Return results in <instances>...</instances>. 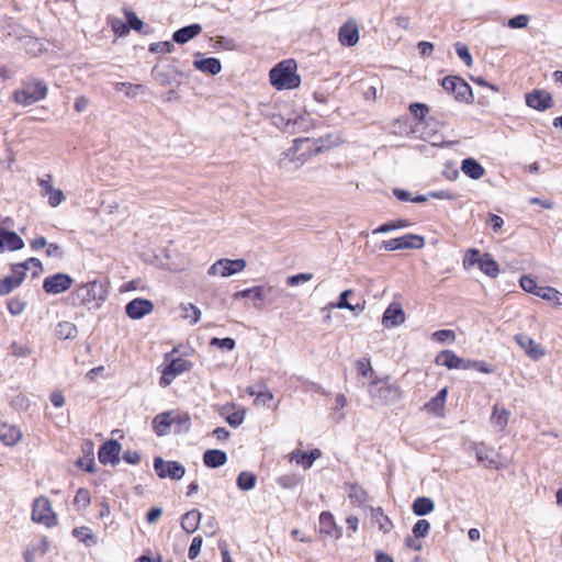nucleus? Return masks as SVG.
<instances>
[{"label":"nucleus","instance_id":"nucleus-1","mask_svg":"<svg viewBox=\"0 0 562 562\" xmlns=\"http://www.w3.org/2000/svg\"><path fill=\"white\" fill-rule=\"evenodd\" d=\"M109 289L104 281L92 280L78 284L70 293L69 300L74 306H82L91 310H99L106 301Z\"/></svg>","mask_w":562,"mask_h":562},{"label":"nucleus","instance_id":"nucleus-2","mask_svg":"<svg viewBox=\"0 0 562 562\" xmlns=\"http://www.w3.org/2000/svg\"><path fill=\"white\" fill-rule=\"evenodd\" d=\"M318 142L310 138H297L293 142L283 157L279 160V166L288 171L300 168L308 158L319 154L324 150V145H318Z\"/></svg>","mask_w":562,"mask_h":562},{"label":"nucleus","instance_id":"nucleus-3","mask_svg":"<svg viewBox=\"0 0 562 562\" xmlns=\"http://www.w3.org/2000/svg\"><path fill=\"white\" fill-rule=\"evenodd\" d=\"M271 85L278 90L294 89L301 83L294 60H284L270 70Z\"/></svg>","mask_w":562,"mask_h":562},{"label":"nucleus","instance_id":"nucleus-4","mask_svg":"<svg viewBox=\"0 0 562 562\" xmlns=\"http://www.w3.org/2000/svg\"><path fill=\"white\" fill-rule=\"evenodd\" d=\"M47 92L48 87L43 80L29 78L22 82L20 89L14 91L13 99L18 104L29 106L45 99Z\"/></svg>","mask_w":562,"mask_h":562},{"label":"nucleus","instance_id":"nucleus-5","mask_svg":"<svg viewBox=\"0 0 562 562\" xmlns=\"http://www.w3.org/2000/svg\"><path fill=\"white\" fill-rule=\"evenodd\" d=\"M368 392L373 400L385 405L395 403L402 397L400 386L392 383L389 378L373 380L369 384Z\"/></svg>","mask_w":562,"mask_h":562},{"label":"nucleus","instance_id":"nucleus-6","mask_svg":"<svg viewBox=\"0 0 562 562\" xmlns=\"http://www.w3.org/2000/svg\"><path fill=\"white\" fill-rule=\"evenodd\" d=\"M442 88L448 93L452 94L457 101L471 103L473 100L471 87L460 77H445Z\"/></svg>","mask_w":562,"mask_h":562},{"label":"nucleus","instance_id":"nucleus-7","mask_svg":"<svg viewBox=\"0 0 562 562\" xmlns=\"http://www.w3.org/2000/svg\"><path fill=\"white\" fill-rule=\"evenodd\" d=\"M32 519L46 527H53L57 524L56 515L52 509V504L48 498L42 496L34 501Z\"/></svg>","mask_w":562,"mask_h":562},{"label":"nucleus","instance_id":"nucleus-8","mask_svg":"<svg viewBox=\"0 0 562 562\" xmlns=\"http://www.w3.org/2000/svg\"><path fill=\"white\" fill-rule=\"evenodd\" d=\"M246 268L244 259H220L207 270L209 276H221L223 278L241 272Z\"/></svg>","mask_w":562,"mask_h":562},{"label":"nucleus","instance_id":"nucleus-9","mask_svg":"<svg viewBox=\"0 0 562 562\" xmlns=\"http://www.w3.org/2000/svg\"><path fill=\"white\" fill-rule=\"evenodd\" d=\"M154 469L160 479L180 480L186 474L184 467L178 461H165L161 457L154 459Z\"/></svg>","mask_w":562,"mask_h":562},{"label":"nucleus","instance_id":"nucleus-10","mask_svg":"<svg viewBox=\"0 0 562 562\" xmlns=\"http://www.w3.org/2000/svg\"><path fill=\"white\" fill-rule=\"evenodd\" d=\"M192 367V362L187 359H172L170 363L162 370L159 384L164 387L170 385L178 375L190 371Z\"/></svg>","mask_w":562,"mask_h":562},{"label":"nucleus","instance_id":"nucleus-11","mask_svg":"<svg viewBox=\"0 0 562 562\" xmlns=\"http://www.w3.org/2000/svg\"><path fill=\"white\" fill-rule=\"evenodd\" d=\"M424 245L425 240L423 236L406 234L404 236L383 241L382 247L385 250L394 251L400 249H420Z\"/></svg>","mask_w":562,"mask_h":562},{"label":"nucleus","instance_id":"nucleus-12","mask_svg":"<svg viewBox=\"0 0 562 562\" xmlns=\"http://www.w3.org/2000/svg\"><path fill=\"white\" fill-rule=\"evenodd\" d=\"M37 183L42 189L41 195L48 198L49 206L57 207L66 200L64 192L53 186L52 175L38 178Z\"/></svg>","mask_w":562,"mask_h":562},{"label":"nucleus","instance_id":"nucleus-13","mask_svg":"<svg viewBox=\"0 0 562 562\" xmlns=\"http://www.w3.org/2000/svg\"><path fill=\"white\" fill-rule=\"evenodd\" d=\"M74 279L66 273H55L45 278L43 289L48 294H60L71 288Z\"/></svg>","mask_w":562,"mask_h":562},{"label":"nucleus","instance_id":"nucleus-14","mask_svg":"<svg viewBox=\"0 0 562 562\" xmlns=\"http://www.w3.org/2000/svg\"><path fill=\"white\" fill-rule=\"evenodd\" d=\"M436 363L440 366H445L448 369H463L468 370L471 368L479 367L476 361H465L462 358L458 357L451 350H443L436 357Z\"/></svg>","mask_w":562,"mask_h":562},{"label":"nucleus","instance_id":"nucleus-15","mask_svg":"<svg viewBox=\"0 0 562 562\" xmlns=\"http://www.w3.org/2000/svg\"><path fill=\"white\" fill-rule=\"evenodd\" d=\"M514 339L531 360L538 361L546 356L544 348L531 337L518 334Z\"/></svg>","mask_w":562,"mask_h":562},{"label":"nucleus","instance_id":"nucleus-16","mask_svg":"<svg viewBox=\"0 0 562 562\" xmlns=\"http://www.w3.org/2000/svg\"><path fill=\"white\" fill-rule=\"evenodd\" d=\"M338 41L344 46H355L359 41V27L353 19H349L338 31Z\"/></svg>","mask_w":562,"mask_h":562},{"label":"nucleus","instance_id":"nucleus-17","mask_svg":"<svg viewBox=\"0 0 562 562\" xmlns=\"http://www.w3.org/2000/svg\"><path fill=\"white\" fill-rule=\"evenodd\" d=\"M405 322V313L398 302H392L382 316V325L385 328L396 327Z\"/></svg>","mask_w":562,"mask_h":562},{"label":"nucleus","instance_id":"nucleus-18","mask_svg":"<svg viewBox=\"0 0 562 562\" xmlns=\"http://www.w3.org/2000/svg\"><path fill=\"white\" fill-rule=\"evenodd\" d=\"M153 310L154 304L146 299H135L131 301L125 307L127 316L132 319H140L144 316L150 314Z\"/></svg>","mask_w":562,"mask_h":562},{"label":"nucleus","instance_id":"nucleus-19","mask_svg":"<svg viewBox=\"0 0 562 562\" xmlns=\"http://www.w3.org/2000/svg\"><path fill=\"white\" fill-rule=\"evenodd\" d=\"M526 103L528 106L538 111H546L553 106L551 94L543 90H536L528 93L526 95Z\"/></svg>","mask_w":562,"mask_h":562},{"label":"nucleus","instance_id":"nucleus-20","mask_svg":"<svg viewBox=\"0 0 562 562\" xmlns=\"http://www.w3.org/2000/svg\"><path fill=\"white\" fill-rule=\"evenodd\" d=\"M121 445L115 440L103 443L99 450L98 458L103 464H117L120 461Z\"/></svg>","mask_w":562,"mask_h":562},{"label":"nucleus","instance_id":"nucleus-21","mask_svg":"<svg viewBox=\"0 0 562 562\" xmlns=\"http://www.w3.org/2000/svg\"><path fill=\"white\" fill-rule=\"evenodd\" d=\"M203 55L201 53L195 54V59L193 61V66L195 69L210 74V75H217L222 70L221 61L215 57H209V58H202Z\"/></svg>","mask_w":562,"mask_h":562},{"label":"nucleus","instance_id":"nucleus-22","mask_svg":"<svg viewBox=\"0 0 562 562\" xmlns=\"http://www.w3.org/2000/svg\"><path fill=\"white\" fill-rule=\"evenodd\" d=\"M319 532L330 538H340L341 529L336 525L334 516L329 512L319 515Z\"/></svg>","mask_w":562,"mask_h":562},{"label":"nucleus","instance_id":"nucleus-23","mask_svg":"<svg viewBox=\"0 0 562 562\" xmlns=\"http://www.w3.org/2000/svg\"><path fill=\"white\" fill-rule=\"evenodd\" d=\"M321 456L322 451L319 449H314L311 452L294 450L290 453V461L295 462L306 470L310 469L314 461L321 458Z\"/></svg>","mask_w":562,"mask_h":562},{"label":"nucleus","instance_id":"nucleus-24","mask_svg":"<svg viewBox=\"0 0 562 562\" xmlns=\"http://www.w3.org/2000/svg\"><path fill=\"white\" fill-rule=\"evenodd\" d=\"M22 439L21 430L7 423H0V440L7 446H14Z\"/></svg>","mask_w":562,"mask_h":562},{"label":"nucleus","instance_id":"nucleus-25","mask_svg":"<svg viewBox=\"0 0 562 562\" xmlns=\"http://www.w3.org/2000/svg\"><path fill=\"white\" fill-rule=\"evenodd\" d=\"M0 235L3 244V250L14 251L24 247L23 239L15 232H10L0 227Z\"/></svg>","mask_w":562,"mask_h":562},{"label":"nucleus","instance_id":"nucleus-26","mask_svg":"<svg viewBox=\"0 0 562 562\" xmlns=\"http://www.w3.org/2000/svg\"><path fill=\"white\" fill-rule=\"evenodd\" d=\"M227 454L218 449L206 450L203 454V462L207 468H218L226 463Z\"/></svg>","mask_w":562,"mask_h":562},{"label":"nucleus","instance_id":"nucleus-27","mask_svg":"<svg viewBox=\"0 0 562 562\" xmlns=\"http://www.w3.org/2000/svg\"><path fill=\"white\" fill-rule=\"evenodd\" d=\"M202 32V26L200 24H191L189 26H184L176 31L172 35V40L176 43L184 44L189 42L191 38L195 37Z\"/></svg>","mask_w":562,"mask_h":562},{"label":"nucleus","instance_id":"nucleus-28","mask_svg":"<svg viewBox=\"0 0 562 562\" xmlns=\"http://www.w3.org/2000/svg\"><path fill=\"white\" fill-rule=\"evenodd\" d=\"M461 170L464 175L474 180L481 179L485 173L484 168L474 158L464 159L461 164Z\"/></svg>","mask_w":562,"mask_h":562},{"label":"nucleus","instance_id":"nucleus-29","mask_svg":"<svg viewBox=\"0 0 562 562\" xmlns=\"http://www.w3.org/2000/svg\"><path fill=\"white\" fill-rule=\"evenodd\" d=\"M202 514L198 509H192L186 513L181 518V527L188 532L192 533L198 530Z\"/></svg>","mask_w":562,"mask_h":562},{"label":"nucleus","instance_id":"nucleus-30","mask_svg":"<svg viewBox=\"0 0 562 562\" xmlns=\"http://www.w3.org/2000/svg\"><path fill=\"white\" fill-rule=\"evenodd\" d=\"M509 417H510V412L508 409H506L505 407H501L499 405L496 404L493 407V412H492L490 422H491L492 426H494L495 428H497L499 430H503L506 427Z\"/></svg>","mask_w":562,"mask_h":562},{"label":"nucleus","instance_id":"nucleus-31","mask_svg":"<svg viewBox=\"0 0 562 562\" xmlns=\"http://www.w3.org/2000/svg\"><path fill=\"white\" fill-rule=\"evenodd\" d=\"M172 420L173 419L171 418L170 412L157 415L153 420V427L155 432L158 436L167 435L171 426H173Z\"/></svg>","mask_w":562,"mask_h":562},{"label":"nucleus","instance_id":"nucleus-32","mask_svg":"<svg viewBox=\"0 0 562 562\" xmlns=\"http://www.w3.org/2000/svg\"><path fill=\"white\" fill-rule=\"evenodd\" d=\"M447 395L448 390L447 387H443L435 397L425 404V409L437 415L441 414L445 407Z\"/></svg>","mask_w":562,"mask_h":562},{"label":"nucleus","instance_id":"nucleus-33","mask_svg":"<svg viewBox=\"0 0 562 562\" xmlns=\"http://www.w3.org/2000/svg\"><path fill=\"white\" fill-rule=\"evenodd\" d=\"M413 513L417 516H425L434 512L435 503L429 497H417L412 505Z\"/></svg>","mask_w":562,"mask_h":562},{"label":"nucleus","instance_id":"nucleus-34","mask_svg":"<svg viewBox=\"0 0 562 562\" xmlns=\"http://www.w3.org/2000/svg\"><path fill=\"white\" fill-rule=\"evenodd\" d=\"M371 518L378 524L383 533H387L393 528L391 519L384 515L382 508H371Z\"/></svg>","mask_w":562,"mask_h":562},{"label":"nucleus","instance_id":"nucleus-35","mask_svg":"<svg viewBox=\"0 0 562 562\" xmlns=\"http://www.w3.org/2000/svg\"><path fill=\"white\" fill-rule=\"evenodd\" d=\"M170 415L173 426H176L175 431L182 432L188 431L191 426V418L188 413L170 411Z\"/></svg>","mask_w":562,"mask_h":562},{"label":"nucleus","instance_id":"nucleus-36","mask_svg":"<svg viewBox=\"0 0 562 562\" xmlns=\"http://www.w3.org/2000/svg\"><path fill=\"white\" fill-rule=\"evenodd\" d=\"M537 296L552 302L554 305H562V293L551 286H541L537 292Z\"/></svg>","mask_w":562,"mask_h":562},{"label":"nucleus","instance_id":"nucleus-37","mask_svg":"<svg viewBox=\"0 0 562 562\" xmlns=\"http://www.w3.org/2000/svg\"><path fill=\"white\" fill-rule=\"evenodd\" d=\"M480 270L491 278L497 277L499 269L497 262L490 254H484L481 259Z\"/></svg>","mask_w":562,"mask_h":562},{"label":"nucleus","instance_id":"nucleus-38","mask_svg":"<svg viewBox=\"0 0 562 562\" xmlns=\"http://www.w3.org/2000/svg\"><path fill=\"white\" fill-rule=\"evenodd\" d=\"M77 326L71 322H60L56 327V335L60 339H72L77 336Z\"/></svg>","mask_w":562,"mask_h":562},{"label":"nucleus","instance_id":"nucleus-39","mask_svg":"<svg viewBox=\"0 0 562 562\" xmlns=\"http://www.w3.org/2000/svg\"><path fill=\"white\" fill-rule=\"evenodd\" d=\"M236 483L240 491H250L256 486L257 476L252 472L243 471L238 474Z\"/></svg>","mask_w":562,"mask_h":562},{"label":"nucleus","instance_id":"nucleus-40","mask_svg":"<svg viewBox=\"0 0 562 562\" xmlns=\"http://www.w3.org/2000/svg\"><path fill=\"white\" fill-rule=\"evenodd\" d=\"M72 535L87 547L97 544V538L88 527H79L72 530Z\"/></svg>","mask_w":562,"mask_h":562},{"label":"nucleus","instance_id":"nucleus-41","mask_svg":"<svg viewBox=\"0 0 562 562\" xmlns=\"http://www.w3.org/2000/svg\"><path fill=\"white\" fill-rule=\"evenodd\" d=\"M115 90L124 92L125 95L128 98H135L139 92L145 91L142 85H134L131 82H117L115 85Z\"/></svg>","mask_w":562,"mask_h":562},{"label":"nucleus","instance_id":"nucleus-42","mask_svg":"<svg viewBox=\"0 0 562 562\" xmlns=\"http://www.w3.org/2000/svg\"><path fill=\"white\" fill-rule=\"evenodd\" d=\"M20 277L8 276L0 280V295H8L20 285Z\"/></svg>","mask_w":562,"mask_h":562},{"label":"nucleus","instance_id":"nucleus-43","mask_svg":"<svg viewBox=\"0 0 562 562\" xmlns=\"http://www.w3.org/2000/svg\"><path fill=\"white\" fill-rule=\"evenodd\" d=\"M233 297L235 300H239V299H243V297H250L252 300L262 301L263 300L262 288L261 286H254V288H250V289L238 291V292L234 293Z\"/></svg>","mask_w":562,"mask_h":562},{"label":"nucleus","instance_id":"nucleus-44","mask_svg":"<svg viewBox=\"0 0 562 562\" xmlns=\"http://www.w3.org/2000/svg\"><path fill=\"white\" fill-rule=\"evenodd\" d=\"M183 318L189 319L191 324H196L201 318V310L195 305L188 303L181 305Z\"/></svg>","mask_w":562,"mask_h":562},{"label":"nucleus","instance_id":"nucleus-45","mask_svg":"<svg viewBox=\"0 0 562 562\" xmlns=\"http://www.w3.org/2000/svg\"><path fill=\"white\" fill-rule=\"evenodd\" d=\"M474 450L479 462L485 463L490 468H497L496 462L490 458V451L483 445H476Z\"/></svg>","mask_w":562,"mask_h":562},{"label":"nucleus","instance_id":"nucleus-46","mask_svg":"<svg viewBox=\"0 0 562 562\" xmlns=\"http://www.w3.org/2000/svg\"><path fill=\"white\" fill-rule=\"evenodd\" d=\"M353 293L352 289L345 290L340 293L339 299L336 303H331V308L338 310H353L352 304L348 302V297Z\"/></svg>","mask_w":562,"mask_h":562},{"label":"nucleus","instance_id":"nucleus-47","mask_svg":"<svg viewBox=\"0 0 562 562\" xmlns=\"http://www.w3.org/2000/svg\"><path fill=\"white\" fill-rule=\"evenodd\" d=\"M75 505L87 508L91 503L90 492L86 488H79L75 495Z\"/></svg>","mask_w":562,"mask_h":562},{"label":"nucleus","instance_id":"nucleus-48","mask_svg":"<svg viewBox=\"0 0 562 562\" xmlns=\"http://www.w3.org/2000/svg\"><path fill=\"white\" fill-rule=\"evenodd\" d=\"M19 265L22 266L25 271L31 270L34 277L38 276L43 271L42 262L37 258H29Z\"/></svg>","mask_w":562,"mask_h":562},{"label":"nucleus","instance_id":"nucleus-49","mask_svg":"<svg viewBox=\"0 0 562 562\" xmlns=\"http://www.w3.org/2000/svg\"><path fill=\"white\" fill-rule=\"evenodd\" d=\"M409 110L414 116L418 119L419 123H424L425 116L429 112V108L424 103H412Z\"/></svg>","mask_w":562,"mask_h":562},{"label":"nucleus","instance_id":"nucleus-50","mask_svg":"<svg viewBox=\"0 0 562 562\" xmlns=\"http://www.w3.org/2000/svg\"><path fill=\"white\" fill-rule=\"evenodd\" d=\"M482 256L480 250L477 249H469L465 254V257H464V260H463V266L464 267H471V266H474V265H479L481 263V259H482Z\"/></svg>","mask_w":562,"mask_h":562},{"label":"nucleus","instance_id":"nucleus-51","mask_svg":"<svg viewBox=\"0 0 562 562\" xmlns=\"http://www.w3.org/2000/svg\"><path fill=\"white\" fill-rule=\"evenodd\" d=\"M520 286L524 289V291L528 293H532L537 295V292L539 291V288L536 283V280L531 277L524 276L520 278Z\"/></svg>","mask_w":562,"mask_h":562},{"label":"nucleus","instance_id":"nucleus-52","mask_svg":"<svg viewBox=\"0 0 562 562\" xmlns=\"http://www.w3.org/2000/svg\"><path fill=\"white\" fill-rule=\"evenodd\" d=\"M432 340L437 342H446L448 340L453 341L456 339V334L451 329H440L432 334Z\"/></svg>","mask_w":562,"mask_h":562},{"label":"nucleus","instance_id":"nucleus-53","mask_svg":"<svg viewBox=\"0 0 562 562\" xmlns=\"http://www.w3.org/2000/svg\"><path fill=\"white\" fill-rule=\"evenodd\" d=\"M430 530V524L426 519H419L413 527V533L416 538L425 537Z\"/></svg>","mask_w":562,"mask_h":562},{"label":"nucleus","instance_id":"nucleus-54","mask_svg":"<svg viewBox=\"0 0 562 562\" xmlns=\"http://www.w3.org/2000/svg\"><path fill=\"white\" fill-rule=\"evenodd\" d=\"M456 52H457L458 56L464 61V64L468 67L472 66V63H473L472 56H471L470 50L467 45H464L462 43H457Z\"/></svg>","mask_w":562,"mask_h":562},{"label":"nucleus","instance_id":"nucleus-55","mask_svg":"<svg viewBox=\"0 0 562 562\" xmlns=\"http://www.w3.org/2000/svg\"><path fill=\"white\" fill-rule=\"evenodd\" d=\"M212 346H217L223 349L233 350L236 346V342L233 338L226 337V338H212L211 340Z\"/></svg>","mask_w":562,"mask_h":562},{"label":"nucleus","instance_id":"nucleus-56","mask_svg":"<svg viewBox=\"0 0 562 562\" xmlns=\"http://www.w3.org/2000/svg\"><path fill=\"white\" fill-rule=\"evenodd\" d=\"M202 543H203V540H202V537H200V536H196L192 539V542H191V546H190L189 552H188V555L191 560H194L195 558L199 557V554L201 552Z\"/></svg>","mask_w":562,"mask_h":562},{"label":"nucleus","instance_id":"nucleus-57","mask_svg":"<svg viewBox=\"0 0 562 562\" xmlns=\"http://www.w3.org/2000/svg\"><path fill=\"white\" fill-rule=\"evenodd\" d=\"M278 484L283 488H293L299 484V479L293 474L282 475L278 479Z\"/></svg>","mask_w":562,"mask_h":562},{"label":"nucleus","instance_id":"nucleus-58","mask_svg":"<svg viewBox=\"0 0 562 562\" xmlns=\"http://www.w3.org/2000/svg\"><path fill=\"white\" fill-rule=\"evenodd\" d=\"M173 48V44L166 41L151 44L149 50L151 53H171Z\"/></svg>","mask_w":562,"mask_h":562},{"label":"nucleus","instance_id":"nucleus-59","mask_svg":"<svg viewBox=\"0 0 562 562\" xmlns=\"http://www.w3.org/2000/svg\"><path fill=\"white\" fill-rule=\"evenodd\" d=\"M529 22V18L525 14L516 15L508 21V26L512 29H522L526 27Z\"/></svg>","mask_w":562,"mask_h":562},{"label":"nucleus","instance_id":"nucleus-60","mask_svg":"<svg viewBox=\"0 0 562 562\" xmlns=\"http://www.w3.org/2000/svg\"><path fill=\"white\" fill-rule=\"evenodd\" d=\"M313 274L312 273H299L295 276H291L288 278L286 283L291 286L299 285L300 283L307 282L312 280Z\"/></svg>","mask_w":562,"mask_h":562},{"label":"nucleus","instance_id":"nucleus-61","mask_svg":"<svg viewBox=\"0 0 562 562\" xmlns=\"http://www.w3.org/2000/svg\"><path fill=\"white\" fill-rule=\"evenodd\" d=\"M127 26L134 29L136 31H140L143 27V22L138 19L135 12L128 11L126 12Z\"/></svg>","mask_w":562,"mask_h":562},{"label":"nucleus","instance_id":"nucleus-62","mask_svg":"<svg viewBox=\"0 0 562 562\" xmlns=\"http://www.w3.org/2000/svg\"><path fill=\"white\" fill-rule=\"evenodd\" d=\"M244 419H245V412H235V413L229 414L226 417V422L232 427H238L239 425L243 424Z\"/></svg>","mask_w":562,"mask_h":562},{"label":"nucleus","instance_id":"nucleus-63","mask_svg":"<svg viewBox=\"0 0 562 562\" xmlns=\"http://www.w3.org/2000/svg\"><path fill=\"white\" fill-rule=\"evenodd\" d=\"M273 394L270 391H261L257 394L255 403L257 405L269 406V403L272 401Z\"/></svg>","mask_w":562,"mask_h":562},{"label":"nucleus","instance_id":"nucleus-64","mask_svg":"<svg viewBox=\"0 0 562 562\" xmlns=\"http://www.w3.org/2000/svg\"><path fill=\"white\" fill-rule=\"evenodd\" d=\"M111 25H112L113 31H114L117 35H120V36L125 35V34L128 32V26H127V24H125V23H124L123 21H121V20H117V19L113 20V21L111 22Z\"/></svg>","mask_w":562,"mask_h":562}]
</instances>
